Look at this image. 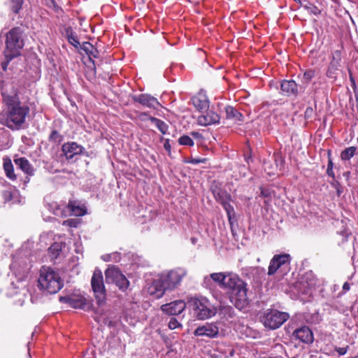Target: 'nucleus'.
Returning a JSON list of instances; mask_svg holds the SVG:
<instances>
[{
	"instance_id": "7c9ffc66",
	"label": "nucleus",
	"mask_w": 358,
	"mask_h": 358,
	"mask_svg": "<svg viewBox=\"0 0 358 358\" xmlns=\"http://www.w3.org/2000/svg\"><path fill=\"white\" fill-rule=\"evenodd\" d=\"M52 207L53 208V213L55 215L59 217L67 216V210L66 207H64L62 205H59L57 203H53L52 204Z\"/></svg>"
},
{
	"instance_id": "4c0bfd02",
	"label": "nucleus",
	"mask_w": 358,
	"mask_h": 358,
	"mask_svg": "<svg viewBox=\"0 0 358 358\" xmlns=\"http://www.w3.org/2000/svg\"><path fill=\"white\" fill-rule=\"evenodd\" d=\"M315 76V71L313 69H309L303 73V78L306 83H308Z\"/></svg>"
},
{
	"instance_id": "13d9d810",
	"label": "nucleus",
	"mask_w": 358,
	"mask_h": 358,
	"mask_svg": "<svg viewBox=\"0 0 358 358\" xmlns=\"http://www.w3.org/2000/svg\"><path fill=\"white\" fill-rule=\"evenodd\" d=\"M29 270V267H28V266L26 265V266L23 268V273H27Z\"/></svg>"
},
{
	"instance_id": "6e6d98bb",
	"label": "nucleus",
	"mask_w": 358,
	"mask_h": 358,
	"mask_svg": "<svg viewBox=\"0 0 358 358\" xmlns=\"http://www.w3.org/2000/svg\"><path fill=\"white\" fill-rule=\"evenodd\" d=\"M191 134H192V136H193L195 138L201 137V134L198 132H192Z\"/></svg>"
},
{
	"instance_id": "1a4fd4ad",
	"label": "nucleus",
	"mask_w": 358,
	"mask_h": 358,
	"mask_svg": "<svg viewBox=\"0 0 358 358\" xmlns=\"http://www.w3.org/2000/svg\"><path fill=\"white\" fill-rule=\"evenodd\" d=\"M91 285L94 291L95 298L99 305H102L106 300V289L103 280V275L99 269H95L94 271Z\"/></svg>"
},
{
	"instance_id": "cd10ccee",
	"label": "nucleus",
	"mask_w": 358,
	"mask_h": 358,
	"mask_svg": "<svg viewBox=\"0 0 358 358\" xmlns=\"http://www.w3.org/2000/svg\"><path fill=\"white\" fill-rule=\"evenodd\" d=\"M148 120L153 123L163 134L167 133L169 125L166 122L154 117H149Z\"/></svg>"
},
{
	"instance_id": "412c9836",
	"label": "nucleus",
	"mask_w": 358,
	"mask_h": 358,
	"mask_svg": "<svg viewBox=\"0 0 358 358\" xmlns=\"http://www.w3.org/2000/svg\"><path fill=\"white\" fill-rule=\"evenodd\" d=\"M120 269L115 266H110L105 271L106 283H115L119 278L122 276Z\"/></svg>"
},
{
	"instance_id": "7ed1b4c3",
	"label": "nucleus",
	"mask_w": 358,
	"mask_h": 358,
	"mask_svg": "<svg viewBox=\"0 0 358 358\" xmlns=\"http://www.w3.org/2000/svg\"><path fill=\"white\" fill-rule=\"evenodd\" d=\"M189 304L198 320H207L215 316L217 312V308L203 296L192 297Z\"/></svg>"
},
{
	"instance_id": "e433bc0d",
	"label": "nucleus",
	"mask_w": 358,
	"mask_h": 358,
	"mask_svg": "<svg viewBox=\"0 0 358 358\" xmlns=\"http://www.w3.org/2000/svg\"><path fill=\"white\" fill-rule=\"evenodd\" d=\"M169 328L170 329H176L177 328H182V324L175 317H171L169 322Z\"/></svg>"
},
{
	"instance_id": "37998d69",
	"label": "nucleus",
	"mask_w": 358,
	"mask_h": 358,
	"mask_svg": "<svg viewBox=\"0 0 358 358\" xmlns=\"http://www.w3.org/2000/svg\"><path fill=\"white\" fill-rule=\"evenodd\" d=\"M83 50L87 54H90V51H92V50H94V47L91 43L87 42L83 44Z\"/></svg>"
},
{
	"instance_id": "c756f323",
	"label": "nucleus",
	"mask_w": 358,
	"mask_h": 358,
	"mask_svg": "<svg viewBox=\"0 0 358 358\" xmlns=\"http://www.w3.org/2000/svg\"><path fill=\"white\" fill-rule=\"evenodd\" d=\"M220 315L226 320L232 319L235 316L234 308L231 306H222L220 310Z\"/></svg>"
},
{
	"instance_id": "e2e57ef3",
	"label": "nucleus",
	"mask_w": 358,
	"mask_h": 358,
	"mask_svg": "<svg viewBox=\"0 0 358 358\" xmlns=\"http://www.w3.org/2000/svg\"><path fill=\"white\" fill-rule=\"evenodd\" d=\"M255 269L257 271H261L262 272H264L265 271L264 268H263L257 267V268H255Z\"/></svg>"
},
{
	"instance_id": "f3484780",
	"label": "nucleus",
	"mask_w": 358,
	"mask_h": 358,
	"mask_svg": "<svg viewBox=\"0 0 358 358\" xmlns=\"http://www.w3.org/2000/svg\"><path fill=\"white\" fill-rule=\"evenodd\" d=\"M133 100L149 108H157L160 105L155 97L148 94L135 95L133 96Z\"/></svg>"
},
{
	"instance_id": "0eeeda50",
	"label": "nucleus",
	"mask_w": 358,
	"mask_h": 358,
	"mask_svg": "<svg viewBox=\"0 0 358 358\" xmlns=\"http://www.w3.org/2000/svg\"><path fill=\"white\" fill-rule=\"evenodd\" d=\"M187 275V271L182 268H176L159 275L168 291L178 287L182 278Z\"/></svg>"
},
{
	"instance_id": "338daca9",
	"label": "nucleus",
	"mask_w": 358,
	"mask_h": 358,
	"mask_svg": "<svg viewBox=\"0 0 358 358\" xmlns=\"http://www.w3.org/2000/svg\"><path fill=\"white\" fill-rule=\"evenodd\" d=\"M307 275H312V273H306Z\"/></svg>"
},
{
	"instance_id": "a211bd4d",
	"label": "nucleus",
	"mask_w": 358,
	"mask_h": 358,
	"mask_svg": "<svg viewBox=\"0 0 358 358\" xmlns=\"http://www.w3.org/2000/svg\"><path fill=\"white\" fill-rule=\"evenodd\" d=\"M220 121V116L213 110H208L205 114L198 117L197 122L201 126H208L213 124H218Z\"/></svg>"
},
{
	"instance_id": "052dcab7",
	"label": "nucleus",
	"mask_w": 358,
	"mask_h": 358,
	"mask_svg": "<svg viewBox=\"0 0 358 358\" xmlns=\"http://www.w3.org/2000/svg\"><path fill=\"white\" fill-rule=\"evenodd\" d=\"M327 167H331V169H333V162L331 160H329V163H328V165H327Z\"/></svg>"
},
{
	"instance_id": "aec40b11",
	"label": "nucleus",
	"mask_w": 358,
	"mask_h": 358,
	"mask_svg": "<svg viewBox=\"0 0 358 358\" xmlns=\"http://www.w3.org/2000/svg\"><path fill=\"white\" fill-rule=\"evenodd\" d=\"M280 88L283 94L287 96H296L298 94V85L293 80H282Z\"/></svg>"
},
{
	"instance_id": "bb28decb",
	"label": "nucleus",
	"mask_w": 358,
	"mask_h": 358,
	"mask_svg": "<svg viewBox=\"0 0 358 358\" xmlns=\"http://www.w3.org/2000/svg\"><path fill=\"white\" fill-rule=\"evenodd\" d=\"M358 148L355 146H350L345 148L341 153V159L343 161H348L352 158L357 152Z\"/></svg>"
},
{
	"instance_id": "ddd939ff",
	"label": "nucleus",
	"mask_w": 358,
	"mask_h": 358,
	"mask_svg": "<svg viewBox=\"0 0 358 358\" xmlns=\"http://www.w3.org/2000/svg\"><path fill=\"white\" fill-rule=\"evenodd\" d=\"M147 289L148 293L150 295L153 296L155 299L162 297L165 292L168 291L159 275L158 278L153 280L150 282Z\"/></svg>"
},
{
	"instance_id": "3c124183",
	"label": "nucleus",
	"mask_w": 358,
	"mask_h": 358,
	"mask_svg": "<svg viewBox=\"0 0 358 358\" xmlns=\"http://www.w3.org/2000/svg\"><path fill=\"white\" fill-rule=\"evenodd\" d=\"M334 66H335L334 62H331L330 67H329L328 73H327L328 76L332 77L333 72L331 71V69L334 68Z\"/></svg>"
},
{
	"instance_id": "bf43d9fd",
	"label": "nucleus",
	"mask_w": 358,
	"mask_h": 358,
	"mask_svg": "<svg viewBox=\"0 0 358 358\" xmlns=\"http://www.w3.org/2000/svg\"><path fill=\"white\" fill-rule=\"evenodd\" d=\"M312 12L315 15H317L319 13L318 9L315 6L313 8Z\"/></svg>"
},
{
	"instance_id": "09e8293b",
	"label": "nucleus",
	"mask_w": 358,
	"mask_h": 358,
	"mask_svg": "<svg viewBox=\"0 0 358 358\" xmlns=\"http://www.w3.org/2000/svg\"><path fill=\"white\" fill-rule=\"evenodd\" d=\"M5 57L6 59V61L3 62L1 63V68L3 69V71H6L7 69L8 64L9 62L12 59L7 57Z\"/></svg>"
},
{
	"instance_id": "f257e3e1",
	"label": "nucleus",
	"mask_w": 358,
	"mask_h": 358,
	"mask_svg": "<svg viewBox=\"0 0 358 358\" xmlns=\"http://www.w3.org/2000/svg\"><path fill=\"white\" fill-rule=\"evenodd\" d=\"M1 96L6 108L0 113V124L12 130L21 129L29 113V106L21 103L13 83L2 85Z\"/></svg>"
},
{
	"instance_id": "79ce46f5",
	"label": "nucleus",
	"mask_w": 358,
	"mask_h": 358,
	"mask_svg": "<svg viewBox=\"0 0 358 358\" xmlns=\"http://www.w3.org/2000/svg\"><path fill=\"white\" fill-rule=\"evenodd\" d=\"M349 346L347 345L345 348L336 347L335 351H336L339 355H344L347 353Z\"/></svg>"
},
{
	"instance_id": "9d476101",
	"label": "nucleus",
	"mask_w": 358,
	"mask_h": 358,
	"mask_svg": "<svg viewBox=\"0 0 358 358\" xmlns=\"http://www.w3.org/2000/svg\"><path fill=\"white\" fill-rule=\"evenodd\" d=\"M290 261L291 257L289 254L275 255L270 261L268 275H273L278 271L282 272L283 270L288 269L290 265Z\"/></svg>"
},
{
	"instance_id": "de8ad7c7",
	"label": "nucleus",
	"mask_w": 358,
	"mask_h": 358,
	"mask_svg": "<svg viewBox=\"0 0 358 358\" xmlns=\"http://www.w3.org/2000/svg\"><path fill=\"white\" fill-rule=\"evenodd\" d=\"M205 161H206L205 159L194 158V159H192L189 161V163L193 164H197L199 163H203Z\"/></svg>"
},
{
	"instance_id": "f8f14e48",
	"label": "nucleus",
	"mask_w": 358,
	"mask_h": 358,
	"mask_svg": "<svg viewBox=\"0 0 358 358\" xmlns=\"http://www.w3.org/2000/svg\"><path fill=\"white\" fill-rule=\"evenodd\" d=\"M196 336H206L208 338H216L219 334V327L215 323H206L199 326L194 332Z\"/></svg>"
},
{
	"instance_id": "2f4dec72",
	"label": "nucleus",
	"mask_w": 358,
	"mask_h": 358,
	"mask_svg": "<svg viewBox=\"0 0 358 358\" xmlns=\"http://www.w3.org/2000/svg\"><path fill=\"white\" fill-rule=\"evenodd\" d=\"M115 284L122 292L126 291L129 286V282L124 275H122L121 278H119Z\"/></svg>"
},
{
	"instance_id": "f03ea898",
	"label": "nucleus",
	"mask_w": 358,
	"mask_h": 358,
	"mask_svg": "<svg viewBox=\"0 0 358 358\" xmlns=\"http://www.w3.org/2000/svg\"><path fill=\"white\" fill-rule=\"evenodd\" d=\"M38 283L40 289L50 294L59 292L64 285L59 273L48 266L41 268Z\"/></svg>"
},
{
	"instance_id": "4d7b16f0",
	"label": "nucleus",
	"mask_w": 358,
	"mask_h": 358,
	"mask_svg": "<svg viewBox=\"0 0 358 358\" xmlns=\"http://www.w3.org/2000/svg\"><path fill=\"white\" fill-rule=\"evenodd\" d=\"M307 283H308V287H311L315 285V282L310 281V282H308Z\"/></svg>"
},
{
	"instance_id": "8fccbe9b",
	"label": "nucleus",
	"mask_w": 358,
	"mask_h": 358,
	"mask_svg": "<svg viewBox=\"0 0 358 358\" xmlns=\"http://www.w3.org/2000/svg\"><path fill=\"white\" fill-rule=\"evenodd\" d=\"M46 4L49 6V7H53L55 8H57V6H56V3L55 1V0H47V3Z\"/></svg>"
},
{
	"instance_id": "a878e982",
	"label": "nucleus",
	"mask_w": 358,
	"mask_h": 358,
	"mask_svg": "<svg viewBox=\"0 0 358 358\" xmlns=\"http://www.w3.org/2000/svg\"><path fill=\"white\" fill-rule=\"evenodd\" d=\"M192 103L200 111L206 110L209 107L208 101L205 97L195 96L192 99Z\"/></svg>"
},
{
	"instance_id": "5701e85b",
	"label": "nucleus",
	"mask_w": 358,
	"mask_h": 358,
	"mask_svg": "<svg viewBox=\"0 0 358 358\" xmlns=\"http://www.w3.org/2000/svg\"><path fill=\"white\" fill-rule=\"evenodd\" d=\"M224 110L227 119L233 120L236 122H243V115L234 107L227 106L225 107Z\"/></svg>"
},
{
	"instance_id": "603ef678",
	"label": "nucleus",
	"mask_w": 358,
	"mask_h": 358,
	"mask_svg": "<svg viewBox=\"0 0 358 358\" xmlns=\"http://www.w3.org/2000/svg\"><path fill=\"white\" fill-rule=\"evenodd\" d=\"M327 173L329 176L334 178V173L333 169L331 167H327Z\"/></svg>"
},
{
	"instance_id": "dca6fc26",
	"label": "nucleus",
	"mask_w": 358,
	"mask_h": 358,
	"mask_svg": "<svg viewBox=\"0 0 358 358\" xmlns=\"http://www.w3.org/2000/svg\"><path fill=\"white\" fill-rule=\"evenodd\" d=\"M292 337L305 343H312L314 340L312 331L306 326H303L294 330Z\"/></svg>"
},
{
	"instance_id": "a19ab883",
	"label": "nucleus",
	"mask_w": 358,
	"mask_h": 358,
	"mask_svg": "<svg viewBox=\"0 0 358 358\" xmlns=\"http://www.w3.org/2000/svg\"><path fill=\"white\" fill-rule=\"evenodd\" d=\"M2 196L6 201H9L13 199V194L10 191L5 190L2 192Z\"/></svg>"
},
{
	"instance_id": "4be33fe9",
	"label": "nucleus",
	"mask_w": 358,
	"mask_h": 358,
	"mask_svg": "<svg viewBox=\"0 0 358 358\" xmlns=\"http://www.w3.org/2000/svg\"><path fill=\"white\" fill-rule=\"evenodd\" d=\"M66 208L67 212L70 211L75 216H83L87 213L85 206L77 204L76 201H69Z\"/></svg>"
},
{
	"instance_id": "864d4df0",
	"label": "nucleus",
	"mask_w": 358,
	"mask_h": 358,
	"mask_svg": "<svg viewBox=\"0 0 358 358\" xmlns=\"http://www.w3.org/2000/svg\"><path fill=\"white\" fill-rule=\"evenodd\" d=\"M350 285L348 282H345L343 285V291L347 292V291L350 290Z\"/></svg>"
},
{
	"instance_id": "49530a36",
	"label": "nucleus",
	"mask_w": 358,
	"mask_h": 358,
	"mask_svg": "<svg viewBox=\"0 0 358 358\" xmlns=\"http://www.w3.org/2000/svg\"><path fill=\"white\" fill-rule=\"evenodd\" d=\"M112 255L114 256V258L116 259L117 257H119V256L116 254H113V255H103L101 257L102 259L105 262H108L111 259V257Z\"/></svg>"
},
{
	"instance_id": "58836bf2",
	"label": "nucleus",
	"mask_w": 358,
	"mask_h": 358,
	"mask_svg": "<svg viewBox=\"0 0 358 358\" xmlns=\"http://www.w3.org/2000/svg\"><path fill=\"white\" fill-rule=\"evenodd\" d=\"M80 221L78 219H69L66 220H64L62 223L64 226H68L70 227H77L79 224Z\"/></svg>"
},
{
	"instance_id": "20e7f679",
	"label": "nucleus",
	"mask_w": 358,
	"mask_h": 358,
	"mask_svg": "<svg viewBox=\"0 0 358 358\" xmlns=\"http://www.w3.org/2000/svg\"><path fill=\"white\" fill-rule=\"evenodd\" d=\"M227 289L231 291L230 301L239 310L248 306L249 300L247 295V284L238 275Z\"/></svg>"
},
{
	"instance_id": "393cba45",
	"label": "nucleus",
	"mask_w": 358,
	"mask_h": 358,
	"mask_svg": "<svg viewBox=\"0 0 358 358\" xmlns=\"http://www.w3.org/2000/svg\"><path fill=\"white\" fill-rule=\"evenodd\" d=\"M64 35L68 41L75 48H78L80 46V42L78 39L76 32L71 27H66L64 29Z\"/></svg>"
},
{
	"instance_id": "72a5a7b5",
	"label": "nucleus",
	"mask_w": 358,
	"mask_h": 358,
	"mask_svg": "<svg viewBox=\"0 0 358 358\" xmlns=\"http://www.w3.org/2000/svg\"><path fill=\"white\" fill-rule=\"evenodd\" d=\"M62 250V245L59 243H55L49 248V252L52 258H57Z\"/></svg>"
},
{
	"instance_id": "c03bdc74",
	"label": "nucleus",
	"mask_w": 358,
	"mask_h": 358,
	"mask_svg": "<svg viewBox=\"0 0 358 358\" xmlns=\"http://www.w3.org/2000/svg\"><path fill=\"white\" fill-rule=\"evenodd\" d=\"M164 149L168 152L169 155H171V145L169 143V139H166L164 143Z\"/></svg>"
},
{
	"instance_id": "473e14b6",
	"label": "nucleus",
	"mask_w": 358,
	"mask_h": 358,
	"mask_svg": "<svg viewBox=\"0 0 358 358\" xmlns=\"http://www.w3.org/2000/svg\"><path fill=\"white\" fill-rule=\"evenodd\" d=\"M24 0H9V6L11 10L15 13H19L22 8Z\"/></svg>"
},
{
	"instance_id": "2eb2a0df",
	"label": "nucleus",
	"mask_w": 358,
	"mask_h": 358,
	"mask_svg": "<svg viewBox=\"0 0 358 358\" xmlns=\"http://www.w3.org/2000/svg\"><path fill=\"white\" fill-rule=\"evenodd\" d=\"M60 301L69 304L73 308L83 309L86 305V299L81 294H73L60 297Z\"/></svg>"
},
{
	"instance_id": "c85d7f7f",
	"label": "nucleus",
	"mask_w": 358,
	"mask_h": 358,
	"mask_svg": "<svg viewBox=\"0 0 358 358\" xmlns=\"http://www.w3.org/2000/svg\"><path fill=\"white\" fill-rule=\"evenodd\" d=\"M3 169L5 171L6 176L10 180H15L16 176L14 173L13 166L10 160H6L3 162Z\"/></svg>"
},
{
	"instance_id": "39448f33",
	"label": "nucleus",
	"mask_w": 358,
	"mask_h": 358,
	"mask_svg": "<svg viewBox=\"0 0 358 358\" xmlns=\"http://www.w3.org/2000/svg\"><path fill=\"white\" fill-rule=\"evenodd\" d=\"M22 34V31L20 27L12 28L6 34L5 57L13 59L20 55V50L24 46Z\"/></svg>"
},
{
	"instance_id": "0e129e2a",
	"label": "nucleus",
	"mask_w": 358,
	"mask_h": 358,
	"mask_svg": "<svg viewBox=\"0 0 358 358\" xmlns=\"http://www.w3.org/2000/svg\"><path fill=\"white\" fill-rule=\"evenodd\" d=\"M15 294H17V292H15ZM10 296H13L14 294V292L10 291L9 294Z\"/></svg>"
},
{
	"instance_id": "6ab92c4d",
	"label": "nucleus",
	"mask_w": 358,
	"mask_h": 358,
	"mask_svg": "<svg viewBox=\"0 0 358 358\" xmlns=\"http://www.w3.org/2000/svg\"><path fill=\"white\" fill-rule=\"evenodd\" d=\"M83 150V148L75 142L66 143L62 145V152L68 159H73L75 155L81 154Z\"/></svg>"
},
{
	"instance_id": "9b49d317",
	"label": "nucleus",
	"mask_w": 358,
	"mask_h": 358,
	"mask_svg": "<svg viewBox=\"0 0 358 358\" xmlns=\"http://www.w3.org/2000/svg\"><path fill=\"white\" fill-rule=\"evenodd\" d=\"M236 277L237 275L233 273H213L210 275V278L208 276L204 278V283H207L212 280L217 282L221 288L227 289L233 284L232 282H234Z\"/></svg>"
},
{
	"instance_id": "a18cd8bd",
	"label": "nucleus",
	"mask_w": 358,
	"mask_h": 358,
	"mask_svg": "<svg viewBox=\"0 0 358 358\" xmlns=\"http://www.w3.org/2000/svg\"><path fill=\"white\" fill-rule=\"evenodd\" d=\"M313 114V109L311 107H308L305 111V117L310 118Z\"/></svg>"
},
{
	"instance_id": "4468645a",
	"label": "nucleus",
	"mask_w": 358,
	"mask_h": 358,
	"mask_svg": "<svg viewBox=\"0 0 358 358\" xmlns=\"http://www.w3.org/2000/svg\"><path fill=\"white\" fill-rule=\"evenodd\" d=\"M186 308V303L182 300H177L173 302L164 304L161 306V310L170 315H177L180 314Z\"/></svg>"
},
{
	"instance_id": "680f3d73",
	"label": "nucleus",
	"mask_w": 358,
	"mask_h": 358,
	"mask_svg": "<svg viewBox=\"0 0 358 358\" xmlns=\"http://www.w3.org/2000/svg\"><path fill=\"white\" fill-rule=\"evenodd\" d=\"M17 263L15 262H13V264H11V267L13 268H17Z\"/></svg>"
},
{
	"instance_id": "c9c22d12",
	"label": "nucleus",
	"mask_w": 358,
	"mask_h": 358,
	"mask_svg": "<svg viewBox=\"0 0 358 358\" xmlns=\"http://www.w3.org/2000/svg\"><path fill=\"white\" fill-rule=\"evenodd\" d=\"M179 144L182 145H188V146H193L194 145V141L193 140L187 135H183L178 139Z\"/></svg>"
},
{
	"instance_id": "5fc2aeb1",
	"label": "nucleus",
	"mask_w": 358,
	"mask_h": 358,
	"mask_svg": "<svg viewBox=\"0 0 358 358\" xmlns=\"http://www.w3.org/2000/svg\"><path fill=\"white\" fill-rule=\"evenodd\" d=\"M96 54H98V50L95 48H94V50H92V51H90V55H92L94 57H97Z\"/></svg>"
},
{
	"instance_id": "6e6552de",
	"label": "nucleus",
	"mask_w": 358,
	"mask_h": 358,
	"mask_svg": "<svg viewBox=\"0 0 358 358\" xmlns=\"http://www.w3.org/2000/svg\"><path fill=\"white\" fill-rule=\"evenodd\" d=\"M289 318L288 313L277 310H268L263 316L262 321L264 325L271 329H276Z\"/></svg>"
},
{
	"instance_id": "ea45409f",
	"label": "nucleus",
	"mask_w": 358,
	"mask_h": 358,
	"mask_svg": "<svg viewBox=\"0 0 358 358\" xmlns=\"http://www.w3.org/2000/svg\"><path fill=\"white\" fill-rule=\"evenodd\" d=\"M17 287H15L14 283H12L10 289H15ZM17 289L20 290V294H21L22 296H25L28 292L27 289L24 285L22 287H17Z\"/></svg>"
},
{
	"instance_id": "69168bd1",
	"label": "nucleus",
	"mask_w": 358,
	"mask_h": 358,
	"mask_svg": "<svg viewBox=\"0 0 358 358\" xmlns=\"http://www.w3.org/2000/svg\"><path fill=\"white\" fill-rule=\"evenodd\" d=\"M195 241H196V239H195L194 238H192V242L193 243H195Z\"/></svg>"
},
{
	"instance_id": "423d86ee",
	"label": "nucleus",
	"mask_w": 358,
	"mask_h": 358,
	"mask_svg": "<svg viewBox=\"0 0 358 358\" xmlns=\"http://www.w3.org/2000/svg\"><path fill=\"white\" fill-rule=\"evenodd\" d=\"M211 191L216 201L220 203L226 210L229 222L232 224L235 220L236 213L234 207L229 203L231 196L215 182L211 186Z\"/></svg>"
},
{
	"instance_id": "f704fd0d",
	"label": "nucleus",
	"mask_w": 358,
	"mask_h": 358,
	"mask_svg": "<svg viewBox=\"0 0 358 358\" xmlns=\"http://www.w3.org/2000/svg\"><path fill=\"white\" fill-rule=\"evenodd\" d=\"M49 140L53 143H59L63 141V136L57 131L53 130L49 136Z\"/></svg>"
},
{
	"instance_id": "b1692460",
	"label": "nucleus",
	"mask_w": 358,
	"mask_h": 358,
	"mask_svg": "<svg viewBox=\"0 0 358 358\" xmlns=\"http://www.w3.org/2000/svg\"><path fill=\"white\" fill-rule=\"evenodd\" d=\"M15 164L20 167L25 173L32 176L34 173V169L29 162L24 157H20L14 160Z\"/></svg>"
}]
</instances>
